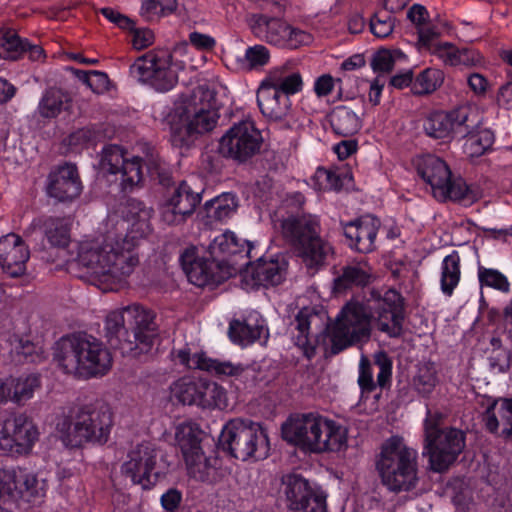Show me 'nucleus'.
Listing matches in <instances>:
<instances>
[{"instance_id": "nucleus-22", "label": "nucleus", "mask_w": 512, "mask_h": 512, "mask_svg": "<svg viewBox=\"0 0 512 512\" xmlns=\"http://www.w3.org/2000/svg\"><path fill=\"white\" fill-rule=\"evenodd\" d=\"M200 201V192L194 191L186 181H182L166 199L161 218L168 225L181 224L194 213Z\"/></svg>"}, {"instance_id": "nucleus-37", "label": "nucleus", "mask_w": 512, "mask_h": 512, "mask_svg": "<svg viewBox=\"0 0 512 512\" xmlns=\"http://www.w3.org/2000/svg\"><path fill=\"white\" fill-rule=\"evenodd\" d=\"M333 131L343 137L353 136L361 128L360 117L346 106L335 107L329 115Z\"/></svg>"}, {"instance_id": "nucleus-20", "label": "nucleus", "mask_w": 512, "mask_h": 512, "mask_svg": "<svg viewBox=\"0 0 512 512\" xmlns=\"http://www.w3.org/2000/svg\"><path fill=\"white\" fill-rule=\"evenodd\" d=\"M481 121V114L473 106H461L450 112L431 113L424 121L425 133L434 139H449L463 127L473 128Z\"/></svg>"}, {"instance_id": "nucleus-44", "label": "nucleus", "mask_w": 512, "mask_h": 512, "mask_svg": "<svg viewBox=\"0 0 512 512\" xmlns=\"http://www.w3.org/2000/svg\"><path fill=\"white\" fill-rule=\"evenodd\" d=\"M45 236L56 247H66L70 241V221L67 218L50 217L44 221Z\"/></svg>"}, {"instance_id": "nucleus-46", "label": "nucleus", "mask_w": 512, "mask_h": 512, "mask_svg": "<svg viewBox=\"0 0 512 512\" xmlns=\"http://www.w3.org/2000/svg\"><path fill=\"white\" fill-rule=\"evenodd\" d=\"M443 82V74L437 69H425L414 80L412 92L415 95H426L434 92Z\"/></svg>"}, {"instance_id": "nucleus-2", "label": "nucleus", "mask_w": 512, "mask_h": 512, "mask_svg": "<svg viewBox=\"0 0 512 512\" xmlns=\"http://www.w3.org/2000/svg\"><path fill=\"white\" fill-rule=\"evenodd\" d=\"M371 320L389 337H399L403 331V301L394 289L382 295L371 290L364 303L348 302L331 327L330 337L335 353L364 339L371 332Z\"/></svg>"}, {"instance_id": "nucleus-7", "label": "nucleus", "mask_w": 512, "mask_h": 512, "mask_svg": "<svg viewBox=\"0 0 512 512\" xmlns=\"http://www.w3.org/2000/svg\"><path fill=\"white\" fill-rule=\"evenodd\" d=\"M376 467L382 484L391 492H408L418 483L417 451L403 438L393 436L382 444Z\"/></svg>"}, {"instance_id": "nucleus-60", "label": "nucleus", "mask_w": 512, "mask_h": 512, "mask_svg": "<svg viewBox=\"0 0 512 512\" xmlns=\"http://www.w3.org/2000/svg\"><path fill=\"white\" fill-rule=\"evenodd\" d=\"M10 341L12 351L18 355H23L26 359H29V361H35V357L33 355L35 352V345L30 340L13 336Z\"/></svg>"}, {"instance_id": "nucleus-12", "label": "nucleus", "mask_w": 512, "mask_h": 512, "mask_svg": "<svg viewBox=\"0 0 512 512\" xmlns=\"http://www.w3.org/2000/svg\"><path fill=\"white\" fill-rule=\"evenodd\" d=\"M220 444L234 458L246 461L267 457L269 441L265 429L257 422L236 418L222 429Z\"/></svg>"}, {"instance_id": "nucleus-55", "label": "nucleus", "mask_w": 512, "mask_h": 512, "mask_svg": "<svg viewBox=\"0 0 512 512\" xmlns=\"http://www.w3.org/2000/svg\"><path fill=\"white\" fill-rule=\"evenodd\" d=\"M132 35L131 44L136 50H143L150 47L155 41L154 32L149 28H137L133 21V27L128 28Z\"/></svg>"}, {"instance_id": "nucleus-19", "label": "nucleus", "mask_w": 512, "mask_h": 512, "mask_svg": "<svg viewBox=\"0 0 512 512\" xmlns=\"http://www.w3.org/2000/svg\"><path fill=\"white\" fill-rule=\"evenodd\" d=\"M281 492L287 509L292 512H328L327 495L313 489L301 475H284L281 478Z\"/></svg>"}, {"instance_id": "nucleus-8", "label": "nucleus", "mask_w": 512, "mask_h": 512, "mask_svg": "<svg viewBox=\"0 0 512 512\" xmlns=\"http://www.w3.org/2000/svg\"><path fill=\"white\" fill-rule=\"evenodd\" d=\"M112 426L110 407L100 404L80 407L71 420L66 419L58 424V430L66 446L79 447L89 442L106 443Z\"/></svg>"}, {"instance_id": "nucleus-47", "label": "nucleus", "mask_w": 512, "mask_h": 512, "mask_svg": "<svg viewBox=\"0 0 512 512\" xmlns=\"http://www.w3.org/2000/svg\"><path fill=\"white\" fill-rule=\"evenodd\" d=\"M173 395L183 404L197 405L200 393V379L197 381L181 378L172 386Z\"/></svg>"}, {"instance_id": "nucleus-13", "label": "nucleus", "mask_w": 512, "mask_h": 512, "mask_svg": "<svg viewBox=\"0 0 512 512\" xmlns=\"http://www.w3.org/2000/svg\"><path fill=\"white\" fill-rule=\"evenodd\" d=\"M172 59L168 50H150L130 66V75L158 92H167L178 82L177 73L172 69Z\"/></svg>"}, {"instance_id": "nucleus-27", "label": "nucleus", "mask_w": 512, "mask_h": 512, "mask_svg": "<svg viewBox=\"0 0 512 512\" xmlns=\"http://www.w3.org/2000/svg\"><path fill=\"white\" fill-rule=\"evenodd\" d=\"M374 365L378 368L376 382L374 381L373 364L365 356L361 357L357 382L362 393H371L377 386L385 388L390 384L392 361L389 356L383 351L377 352L374 355Z\"/></svg>"}, {"instance_id": "nucleus-62", "label": "nucleus", "mask_w": 512, "mask_h": 512, "mask_svg": "<svg viewBox=\"0 0 512 512\" xmlns=\"http://www.w3.org/2000/svg\"><path fill=\"white\" fill-rule=\"evenodd\" d=\"M440 35L439 29L434 25H422L418 27L419 42L422 46L427 47L433 52V47L437 43H433L434 40Z\"/></svg>"}, {"instance_id": "nucleus-18", "label": "nucleus", "mask_w": 512, "mask_h": 512, "mask_svg": "<svg viewBox=\"0 0 512 512\" xmlns=\"http://www.w3.org/2000/svg\"><path fill=\"white\" fill-rule=\"evenodd\" d=\"M122 474L135 485L150 489L162 475L158 464V451L151 443H141L132 448L121 466Z\"/></svg>"}, {"instance_id": "nucleus-31", "label": "nucleus", "mask_w": 512, "mask_h": 512, "mask_svg": "<svg viewBox=\"0 0 512 512\" xmlns=\"http://www.w3.org/2000/svg\"><path fill=\"white\" fill-rule=\"evenodd\" d=\"M372 280V268L367 261L350 262L342 268L341 274L334 279V291L344 293L354 287H365Z\"/></svg>"}, {"instance_id": "nucleus-36", "label": "nucleus", "mask_w": 512, "mask_h": 512, "mask_svg": "<svg viewBox=\"0 0 512 512\" xmlns=\"http://www.w3.org/2000/svg\"><path fill=\"white\" fill-rule=\"evenodd\" d=\"M238 200L232 193H223L204 204V211L210 223L225 222L237 211Z\"/></svg>"}, {"instance_id": "nucleus-43", "label": "nucleus", "mask_w": 512, "mask_h": 512, "mask_svg": "<svg viewBox=\"0 0 512 512\" xmlns=\"http://www.w3.org/2000/svg\"><path fill=\"white\" fill-rule=\"evenodd\" d=\"M197 406L202 408H226L228 406L226 391L215 382L200 379Z\"/></svg>"}, {"instance_id": "nucleus-33", "label": "nucleus", "mask_w": 512, "mask_h": 512, "mask_svg": "<svg viewBox=\"0 0 512 512\" xmlns=\"http://www.w3.org/2000/svg\"><path fill=\"white\" fill-rule=\"evenodd\" d=\"M445 65L449 66H476L481 62L480 56L469 49H459L449 42L437 43L433 52Z\"/></svg>"}, {"instance_id": "nucleus-28", "label": "nucleus", "mask_w": 512, "mask_h": 512, "mask_svg": "<svg viewBox=\"0 0 512 512\" xmlns=\"http://www.w3.org/2000/svg\"><path fill=\"white\" fill-rule=\"evenodd\" d=\"M257 105L266 118L271 121H283L290 114L291 101L282 91L261 81L257 89Z\"/></svg>"}, {"instance_id": "nucleus-56", "label": "nucleus", "mask_w": 512, "mask_h": 512, "mask_svg": "<svg viewBox=\"0 0 512 512\" xmlns=\"http://www.w3.org/2000/svg\"><path fill=\"white\" fill-rule=\"evenodd\" d=\"M269 50L263 45L249 47L245 52L246 65L249 69L262 67L269 62Z\"/></svg>"}, {"instance_id": "nucleus-21", "label": "nucleus", "mask_w": 512, "mask_h": 512, "mask_svg": "<svg viewBox=\"0 0 512 512\" xmlns=\"http://www.w3.org/2000/svg\"><path fill=\"white\" fill-rule=\"evenodd\" d=\"M100 166L105 175L115 176V181L120 180L123 191L132 190L142 181L141 159H126L119 146L112 145L103 150Z\"/></svg>"}, {"instance_id": "nucleus-48", "label": "nucleus", "mask_w": 512, "mask_h": 512, "mask_svg": "<svg viewBox=\"0 0 512 512\" xmlns=\"http://www.w3.org/2000/svg\"><path fill=\"white\" fill-rule=\"evenodd\" d=\"M14 403L21 404L32 398L36 389L40 387V378L35 374L25 377L12 378Z\"/></svg>"}, {"instance_id": "nucleus-11", "label": "nucleus", "mask_w": 512, "mask_h": 512, "mask_svg": "<svg viewBox=\"0 0 512 512\" xmlns=\"http://www.w3.org/2000/svg\"><path fill=\"white\" fill-rule=\"evenodd\" d=\"M443 415L427 410L424 421L425 450L432 470L443 472L456 460L465 447V435L456 428H440Z\"/></svg>"}, {"instance_id": "nucleus-39", "label": "nucleus", "mask_w": 512, "mask_h": 512, "mask_svg": "<svg viewBox=\"0 0 512 512\" xmlns=\"http://www.w3.org/2000/svg\"><path fill=\"white\" fill-rule=\"evenodd\" d=\"M70 102L69 94L61 89L50 88L43 94L37 110L43 118H55L63 110L68 109Z\"/></svg>"}, {"instance_id": "nucleus-24", "label": "nucleus", "mask_w": 512, "mask_h": 512, "mask_svg": "<svg viewBox=\"0 0 512 512\" xmlns=\"http://www.w3.org/2000/svg\"><path fill=\"white\" fill-rule=\"evenodd\" d=\"M30 250L24 240L15 233L0 238V267L12 278L25 274Z\"/></svg>"}, {"instance_id": "nucleus-26", "label": "nucleus", "mask_w": 512, "mask_h": 512, "mask_svg": "<svg viewBox=\"0 0 512 512\" xmlns=\"http://www.w3.org/2000/svg\"><path fill=\"white\" fill-rule=\"evenodd\" d=\"M380 226L381 222L378 218L365 215L346 223L343 231L352 249L360 253H369L376 248L375 241Z\"/></svg>"}, {"instance_id": "nucleus-41", "label": "nucleus", "mask_w": 512, "mask_h": 512, "mask_svg": "<svg viewBox=\"0 0 512 512\" xmlns=\"http://www.w3.org/2000/svg\"><path fill=\"white\" fill-rule=\"evenodd\" d=\"M460 276V256L457 251H453L443 259L441 264V291L445 295L451 296L459 284Z\"/></svg>"}, {"instance_id": "nucleus-10", "label": "nucleus", "mask_w": 512, "mask_h": 512, "mask_svg": "<svg viewBox=\"0 0 512 512\" xmlns=\"http://www.w3.org/2000/svg\"><path fill=\"white\" fill-rule=\"evenodd\" d=\"M418 174L430 186L433 196L439 201L452 200L471 205L478 200L477 190L466 185L461 179L452 181L451 171L440 157L427 154L416 162Z\"/></svg>"}, {"instance_id": "nucleus-58", "label": "nucleus", "mask_w": 512, "mask_h": 512, "mask_svg": "<svg viewBox=\"0 0 512 512\" xmlns=\"http://www.w3.org/2000/svg\"><path fill=\"white\" fill-rule=\"evenodd\" d=\"M511 354L507 349H493L488 360L494 373H503L510 367Z\"/></svg>"}, {"instance_id": "nucleus-51", "label": "nucleus", "mask_w": 512, "mask_h": 512, "mask_svg": "<svg viewBox=\"0 0 512 512\" xmlns=\"http://www.w3.org/2000/svg\"><path fill=\"white\" fill-rule=\"evenodd\" d=\"M176 0H144L141 15L147 20L158 19L173 13L177 9Z\"/></svg>"}, {"instance_id": "nucleus-32", "label": "nucleus", "mask_w": 512, "mask_h": 512, "mask_svg": "<svg viewBox=\"0 0 512 512\" xmlns=\"http://www.w3.org/2000/svg\"><path fill=\"white\" fill-rule=\"evenodd\" d=\"M482 120L473 128L463 127L459 136L464 138L463 152L468 157H479L488 151L493 142L494 134L490 129L482 128Z\"/></svg>"}, {"instance_id": "nucleus-5", "label": "nucleus", "mask_w": 512, "mask_h": 512, "mask_svg": "<svg viewBox=\"0 0 512 512\" xmlns=\"http://www.w3.org/2000/svg\"><path fill=\"white\" fill-rule=\"evenodd\" d=\"M282 436L301 449L314 452H337L347 446V429L313 413L290 417L282 425Z\"/></svg>"}, {"instance_id": "nucleus-61", "label": "nucleus", "mask_w": 512, "mask_h": 512, "mask_svg": "<svg viewBox=\"0 0 512 512\" xmlns=\"http://www.w3.org/2000/svg\"><path fill=\"white\" fill-rule=\"evenodd\" d=\"M100 13L110 22L118 26L120 29L127 30L128 28L133 27V20L131 18L124 14H121L119 11H116L113 8H101Z\"/></svg>"}, {"instance_id": "nucleus-50", "label": "nucleus", "mask_w": 512, "mask_h": 512, "mask_svg": "<svg viewBox=\"0 0 512 512\" xmlns=\"http://www.w3.org/2000/svg\"><path fill=\"white\" fill-rule=\"evenodd\" d=\"M478 279L482 287H489L502 293L510 292V283L500 271L483 266L478 267Z\"/></svg>"}, {"instance_id": "nucleus-23", "label": "nucleus", "mask_w": 512, "mask_h": 512, "mask_svg": "<svg viewBox=\"0 0 512 512\" xmlns=\"http://www.w3.org/2000/svg\"><path fill=\"white\" fill-rule=\"evenodd\" d=\"M285 273L286 262L283 259L260 258L241 273V286L245 290L276 286L283 281Z\"/></svg>"}, {"instance_id": "nucleus-34", "label": "nucleus", "mask_w": 512, "mask_h": 512, "mask_svg": "<svg viewBox=\"0 0 512 512\" xmlns=\"http://www.w3.org/2000/svg\"><path fill=\"white\" fill-rule=\"evenodd\" d=\"M278 91H282L289 98L302 90L303 80L299 72H290L287 65L275 67L263 79Z\"/></svg>"}, {"instance_id": "nucleus-15", "label": "nucleus", "mask_w": 512, "mask_h": 512, "mask_svg": "<svg viewBox=\"0 0 512 512\" xmlns=\"http://www.w3.org/2000/svg\"><path fill=\"white\" fill-rule=\"evenodd\" d=\"M262 136L254 122L234 123L219 139L218 153L225 159L245 164L260 152Z\"/></svg>"}, {"instance_id": "nucleus-1", "label": "nucleus", "mask_w": 512, "mask_h": 512, "mask_svg": "<svg viewBox=\"0 0 512 512\" xmlns=\"http://www.w3.org/2000/svg\"><path fill=\"white\" fill-rule=\"evenodd\" d=\"M153 210L137 199L126 205L125 217L129 224L123 237L107 235L102 239L82 241L77 261L101 284H118L128 278L139 265L138 239L152 232Z\"/></svg>"}, {"instance_id": "nucleus-52", "label": "nucleus", "mask_w": 512, "mask_h": 512, "mask_svg": "<svg viewBox=\"0 0 512 512\" xmlns=\"http://www.w3.org/2000/svg\"><path fill=\"white\" fill-rule=\"evenodd\" d=\"M76 76L89 87L94 93L102 94L109 89V78L104 72L92 70L89 72L75 70Z\"/></svg>"}, {"instance_id": "nucleus-59", "label": "nucleus", "mask_w": 512, "mask_h": 512, "mask_svg": "<svg viewBox=\"0 0 512 512\" xmlns=\"http://www.w3.org/2000/svg\"><path fill=\"white\" fill-rule=\"evenodd\" d=\"M394 55L391 51L382 49L373 55L371 67L374 72L388 73L394 66Z\"/></svg>"}, {"instance_id": "nucleus-54", "label": "nucleus", "mask_w": 512, "mask_h": 512, "mask_svg": "<svg viewBox=\"0 0 512 512\" xmlns=\"http://www.w3.org/2000/svg\"><path fill=\"white\" fill-rule=\"evenodd\" d=\"M394 28V20L386 12L376 13L370 20L371 32L380 38L389 36Z\"/></svg>"}, {"instance_id": "nucleus-40", "label": "nucleus", "mask_w": 512, "mask_h": 512, "mask_svg": "<svg viewBox=\"0 0 512 512\" xmlns=\"http://www.w3.org/2000/svg\"><path fill=\"white\" fill-rule=\"evenodd\" d=\"M318 319V314L309 308L301 309L295 318V328L298 331V334L294 336L295 344L303 349L306 355L309 351L313 352L314 350V343L310 337V327Z\"/></svg>"}, {"instance_id": "nucleus-35", "label": "nucleus", "mask_w": 512, "mask_h": 512, "mask_svg": "<svg viewBox=\"0 0 512 512\" xmlns=\"http://www.w3.org/2000/svg\"><path fill=\"white\" fill-rule=\"evenodd\" d=\"M265 332V327L258 315H250L243 321L234 320L230 323V338L237 343L246 345L253 343L261 338Z\"/></svg>"}, {"instance_id": "nucleus-9", "label": "nucleus", "mask_w": 512, "mask_h": 512, "mask_svg": "<svg viewBox=\"0 0 512 512\" xmlns=\"http://www.w3.org/2000/svg\"><path fill=\"white\" fill-rule=\"evenodd\" d=\"M281 227L284 238L297 249L308 268L322 267L333 254L332 246L320 236L317 216L289 217L283 220Z\"/></svg>"}, {"instance_id": "nucleus-4", "label": "nucleus", "mask_w": 512, "mask_h": 512, "mask_svg": "<svg viewBox=\"0 0 512 512\" xmlns=\"http://www.w3.org/2000/svg\"><path fill=\"white\" fill-rule=\"evenodd\" d=\"M215 92L205 85L175 104L170 114L171 141L176 147H189L195 139L211 132L218 123Z\"/></svg>"}, {"instance_id": "nucleus-57", "label": "nucleus", "mask_w": 512, "mask_h": 512, "mask_svg": "<svg viewBox=\"0 0 512 512\" xmlns=\"http://www.w3.org/2000/svg\"><path fill=\"white\" fill-rule=\"evenodd\" d=\"M315 179L323 190H339L342 187L340 176L335 171L323 167L317 168Z\"/></svg>"}, {"instance_id": "nucleus-3", "label": "nucleus", "mask_w": 512, "mask_h": 512, "mask_svg": "<svg viewBox=\"0 0 512 512\" xmlns=\"http://www.w3.org/2000/svg\"><path fill=\"white\" fill-rule=\"evenodd\" d=\"M104 330L109 344L131 357L147 353L158 334L155 314L137 304L109 312Z\"/></svg>"}, {"instance_id": "nucleus-45", "label": "nucleus", "mask_w": 512, "mask_h": 512, "mask_svg": "<svg viewBox=\"0 0 512 512\" xmlns=\"http://www.w3.org/2000/svg\"><path fill=\"white\" fill-rule=\"evenodd\" d=\"M27 41L12 29H0V58L18 59L26 50Z\"/></svg>"}, {"instance_id": "nucleus-16", "label": "nucleus", "mask_w": 512, "mask_h": 512, "mask_svg": "<svg viewBox=\"0 0 512 512\" xmlns=\"http://www.w3.org/2000/svg\"><path fill=\"white\" fill-rule=\"evenodd\" d=\"M251 29L255 36L278 47L297 49L313 41V36L309 32L294 27L282 19L263 14H254L251 17Z\"/></svg>"}, {"instance_id": "nucleus-42", "label": "nucleus", "mask_w": 512, "mask_h": 512, "mask_svg": "<svg viewBox=\"0 0 512 512\" xmlns=\"http://www.w3.org/2000/svg\"><path fill=\"white\" fill-rule=\"evenodd\" d=\"M201 431L192 423H182L176 427L175 440L179 446L183 458L190 455H195L201 449L200 446Z\"/></svg>"}, {"instance_id": "nucleus-30", "label": "nucleus", "mask_w": 512, "mask_h": 512, "mask_svg": "<svg viewBox=\"0 0 512 512\" xmlns=\"http://www.w3.org/2000/svg\"><path fill=\"white\" fill-rule=\"evenodd\" d=\"M486 429L504 439H512V399L493 401L482 414Z\"/></svg>"}, {"instance_id": "nucleus-6", "label": "nucleus", "mask_w": 512, "mask_h": 512, "mask_svg": "<svg viewBox=\"0 0 512 512\" xmlns=\"http://www.w3.org/2000/svg\"><path fill=\"white\" fill-rule=\"evenodd\" d=\"M55 358L67 374L79 377L105 375L112 367V356L104 344L86 333L62 338Z\"/></svg>"}, {"instance_id": "nucleus-63", "label": "nucleus", "mask_w": 512, "mask_h": 512, "mask_svg": "<svg viewBox=\"0 0 512 512\" xmlns=\"http://www.w3.org/2000/svg\"><path fill=\"white\" fill-rule=\"evenodd\" d=\"M234 241V233L227 231L222 235L216 237L210 245L212 253H222L224 255H231V243Z\"/></svg>"}, {"instance_id": "nucleus-38", "label": "nucleus", "mask_w": 512, "mask_h": 512, "mask_svg": "<svg viewBox=\"0 0 512 512\" xmlns=\"http://www.w3.org/2000/svg\"><path fill=\"white\" fill-rule=\"evenodd\" d=\"M439 384L438 371L434 363L422 362L416 366L412 377V389L421 397L428 398Z\"/></svg>"}, {"instance_id": "nucleus-14", "label": "nucleus", "mask_w": 512, "mask_h": 512, "mask_svg": "<svg viewBox=\"0 0 512 512\" xmlns=\"http://www.w3.org/2000/svg\"><path fill=\"white\" fill-rule=\"evenodd\" d=\"M44 496V482L39 481L36 475L0 465V512H12L2 504H37Z\"/></svg>"}, {"instance_id": "nucleus-17", "label": "nucleus", "mask_w": 512, "mask_h": 512, "mask_svg": "<svg viewBox=\"0 0 512 512\" xmlns=\"http://www.w3.org/2000/svg\"><path fill=\"white\" fill-rule=\"evenodd\" d=\"M39 432L25 414H9L0 418V451L10 455H26L38 440Z\"/></svg>"}, {"instance_id": "nucleus-53", "label": "nucleus", "mask_w": 512, "mask_h": 512, "mask_svg": "<svg viewBox=\"0 0 512 512\" xmlns=\"http://www.w3.org/2000/svg\"><path fill=\"white\" fill-rule=\"evenodd\" d=\"M194 251L187 249L182 255L181 258L184 262H189L191 265L190 271L187 273L189 280L197 285L204 286L211 279L210 275L205 270L204 266L201 263L193 262Z\"/></svg>"}, {"instance_id": "nucleus-64", "label": "nucleus", "mask_w": 512, "mask_h": 512, "mask_svg": "<svg viewBox=\"0 0 512 512\" xmlns=\"http://www.w3.org/2000/svg\"><path fill=\"white\" fill-rule=\"evenodd\" d=\"M496 101L499 106L512 110V76H508V81L499 87Z\"/></svg>"}, {"instance_id": "nucleus-49", "label": "nucleus", "mask_w": 512, "mask_h": 512, "mask_svg": "<svg viewBox=\"0 0 512 512\" xmlns=\"http://www.w3.org/2000/svg\"><path fill=\"white\" fill-rule=\"evenodd\" d=\"M188 474L199 481H207L213 470L209 460L204 456L202 450L195 455L186 456L184 458Z\"/></svg>"}, {"instance_id": "nucleus-25", "label": "nucleus", "mask_w": 512, "mask_h": 512, "mask_svg": "<svg viewBox=\"0 0 512 512\" xmlns=\"http://www.w3.org/2000/svg\"><path fill=\"white\" fill-rule=\"evenodd\" d=\"M81 191L82 183L74 164L65 163L48 176L47 193L60 202L74 200Z\"/></svg>"}, {"instance_id": "nucleus-29", "label": "nucleus", "mask_w": 512, "mask_h": 512, "mask_svg": "<svg viewBox=\"0 0 512 512\" xmlns=\"http://www.w3.org/2000/svg\"><path fill=\"white\" fill-rule=\"evenodd\" d=\"M177 359L182 365L189 369H199L217 376L238 377L245 371V367L242 364L212 359L207 357L204 353L191 355L187 350H180L177 353Z\"/></svg>"}]
</instances>
